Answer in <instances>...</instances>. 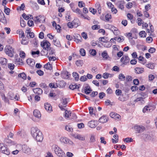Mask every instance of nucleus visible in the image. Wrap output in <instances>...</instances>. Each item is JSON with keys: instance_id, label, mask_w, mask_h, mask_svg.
Listing matches in <instances>:
<instances>
[{"instance_id": "42", "label": "nucleus", "mask_w": 157, "mask_h": 157, "mask_svg": "<svg viewBox=\"0 0 157 157\" xmlns=\"http://www.w3.org/2000/svg\"><path fill=\"white\" fill-rule=\"evenodd\" d=\"M124 40V37L122 36H121L117 38V41L119 42H121Z\"/></svg>"}, {"instance_id": "23", "label": "nucleus", "mask_w": 157, "mask_h": 157, "mask_svg": "<svg viewBox=\"0 0 157 157\" xmlns=\"http://www.w3.org/2000/svg\"><path fill=\"white\" fill-rule=\"evenodd\" d=\"M107 25L108 26V27L109 28V29L113 33L114 32H116V31L118 30V29L117 28L115 27L112 25Z\"/></svg>"}, {"instance_id": "10", "label": "nucleus", "mask_w": 157, "mask_h": 157, "mask_svg": "<svg viewBox=\"0 0 157 157\" xmlns=\"http://www.w3.org/2000/svg\"><path fill=\"white\" fill-rule=\"evenodd\" d=\"M108 117L105 115H103L100 117L99 119V121L102 123H104L108 121Z\"/></svg>"}, {"instance_id": "16", "label": "nucleus", "mask_w": 157, "mask_h": 157, "mask_svg": "<svg viewBox=\"0 0 157 157\" xmlns=\"http://www.w3.org/2000/svg\"><path fill=\"white\" fill-rule=\"evenodd\" d=\"M0 21L4 23L6 22L4 15L1 10L0 11Z\"/></svg>"}, {"instance_id": "56", "label": "nucleus", "mask_w": 157, "mask_h": 157, "mask_svg": "<svg viewBox=\"0 0 157 157\" xmlns=\"http://www.w3.org/2000/svg\"><path fill=\"white\" fill-rule=\"evenodd\" d=\"M156 49L154 48H151L150 49L148 50V52L151 53H154Z\"/></svg>"}, {"instance_id": "8", "label": "nucleus", "mask_w": 157, "mask_h": 157, "mask_svg": "<svg viewBox=\"0 0 157 157\" xmlns=\"http://www.w3.org/2000/svg\"><path fill=\"white\" fill-rule=\"evenodd\" d=\"M134 128L136 131V132L138 133L142 132L145 129L144 127L140 125H136L134 126Z\"/></svg>"}, {"instance_id": "34", "label": "nucleus", "mask_w": 157, "mask_h": 157, "mask_svg": "<svg viewBox=\"0 0 157 157\" xmlns=\"http://www.w3.org/2000/svg\"><path fill=\"white\" fill-rule=\"evenodd\" d=\"M60 140V141L65 144L67 143V141H68V139L67 138L61 137Z\"/></svg>"}, {"instance_id": "20", "label": "nucleus", "mask_w": 157, "mask_h": 157, "mask_svg": "<svg viewBox=\"0 0 157 157\" xmlns=\"http://www.w3.org/2000/svg\"><path fill=\"white\" fill-rule=\"evenodd\" d=\"M110 116L112 118L119 119L120 117V116L117 113L114 112H111L110 113Z\"/></svg>"}, {"instance_id": "52", "label": "nucleus", "mask_w": 157, "mask_h": 157, "mask_svg": "<svg viewBox=\"0 0 157 157\" xmlns=\"http://www.w3.org/2000/svg\"><path fill=\"white\" fill-rule=\"evenodd\" d=\"M100 28V25H93L92 26V29L93 30H97L99 29Z\"/></svg>"}, {"instance_id": "54", "label": "nucleus", "mask_w": 157, "mask_h": 157, "mask_svg": "<svg viewBox=\"0 0 157 157\" xmlns=\"http://www.w3.org/2000/svg\"><path fill=\"white\" fill-rule=\"evenodd\" d=\"M29 40L28 39H22L21 41V43L23 44H28Z\"/></svg>"}, {"instance_id": "49", "label": "nucleus", "mask_w": 157, "mask_h": 157, "mask_svg": "<svg viewBox=\"0 0 157 157\" xmlns=\"http://www.w3.org/2000/svg\"><path fill=\"white\" fill-rule=\"evenodd\" d=\"M89 10L90 12L94 14H95L96 13V10L92 8H90Z\"/></svg>"}, {"instance_id": "17", "label": "nucleus", "mask_w": 157, "mask_h": 157, "mask_svg": "<svg viewBox=\"0 0 157 157\" xmlns=\"http://www.w3.org/2000/svg\"><path fill=\"white\" fill-rule=\"evenodd\" d=\"M33 92L36 94L40 95L43 93L42 90L40 88H37L33 89Z\"/></svg>"}, {"instance_id": "64", "label": "nucleus", "mask_w": 157, "mask_h": 157, "mask_svg": "<svg viewBox=\"0 0 157 157\" xmlns=\"http://www.w3.org/2000/svg\"><path fill=\"white\" fill-rule=\"evenodd\" d=\"M116 94L117 95H120L121 94L122 91L119 89H117L116 90Z\"/></svg>"}, {"instance_id": "35", "label": "nucleus", "mask_w": 157, "mask_h": 157, "mask_svg": "<svg viewBox=\"0 0 157 157\" xmlns=\"http://www.w3.org/2000/svg\"><path fill=\"white\" fill-rule=\"evenodd\" d=\"M18 77H19L23 79H26V75L24 73H22L18 75Z\"/></svg>"}, {"instance_id": "63", "label": "nucleus", "mask_w": 157, "mask_h": 157, "mask_svg": "<svg viewBox=\"0 0 157 157\" xmlns=\"http://www.w3.org/2000/svg\"><path fill=\"white\" fill-rule=\"evenodd\" d=\"M153 40L152 38L150 36L147 37L146 39V41L148 43L151 42Z\"/></svg>"}, {"instance_id": "5", "label": "nucleus", "mask_w": 157, "mask_h": 157, "mask_svg": "<svg viewBox=\"0 0 157 157\" xmlns=\"http://www.w3.org/2000/svg\"><path fill=\"white\" fill-rule=\"evenodd\" d=\"M143 137L146 140H151L152 141H155L156 139V137L152 134H143Z\"/></svg>"}, {"instance_id": "40", "label": "nucleus", "mask_w": 157, "mask_h": 157, "mask_svg": "<svg viewBox=\"0 0 157 157\" xmlns=\"http://www.w3.org/2000/svg\"><path fill=\"white\" fill-rule=\"evenodd\" d=\"M106 39H107V38L105 37H100L99 38V41H101L104 43H107L108 40Z\"/></svg>"}, {"instance_id": "3", "label": "nucleus", "mask_w": 157, "mask_h": 157, "mask_svg": "<svg viewBox=\"0 0 157 157\" xmlns=\"http://www.w3.org/2000/svg\"><path fill=\"white\" fill-rule=\"evenodd\" d=\"M4 51L8 56L13 57L15 53L13 48L9 45H6Z\"/></svg>"}, {"instance_id": "19", "label": "nucleus", "mask_w": 157, "mask_h": 157, "mask_svg": "<svg viewBox=\"0 0 157 157\" xmlns=\"http://www.w3.org/2000/svg\"><path fill=\"white\" fill-rule=\"evenodd\" d=\"M27 63L31 66L33 67L34 65L35 62L34 60L32 59H28L26 60Z\"/></svg>"}, {"instance_id": "43", "label": "nucleus", "mask_w": 157, "mask_h": 157, "mask_svg": "<svg viewBox=\"0 0 157 157\" xmlns=\"http://www.w3.org/2000/svg\"><path fill=\"white\" fill-rule=\"evenodd\" d=\"M89 52L90 54L93 56H94L96 54V52L94 49L90 50Z\"/></svg>"}, {"instance_id": "28", "label": "nucleus", "mask_w": 157, "mask_h": 157, "mask_svg": "<svg viewBox=\"0 0 157 157\" xmlns=\"http://www.w3.org/2000/svg\"><path fill=\"white\" fill-rule=\"evenodd\" d=\"M44 67L47 69L49 70H51L52 69V66L49 63H48L46 64L44 66Z\"/></svg>"}, {"instance_id": "61", "label": "nucleus", "mask_w": 157, "mask_h": 157, "mask_svg": "<svg viewBox=\"0 0 157 157\" xmlns=\"http://www.w3.org/2000/svg\"><path fill=\"white\" fill-rule=\"evenodd\" d=\"M82 36V37L85 39H86L87 38V34L85 32H82L81 34Z\"/></svg>"}, {"instance_id": "44", "label": "nucleus", "mask_w": 157, "mask_h": 157, "mask_svg": "<svg viewBox=\"0 0 157 157\" xmlns=\"http://www.w3.org/2000/svg\"><path fill=\"white\" fill-rule=\"evenodd\" d=\"M75 64L78 66H81L82 64V61L81 60H77Z\"/></svg>"}, {"instance_id": "45", "label": "nucleus", "mask_w": 157, "mask_h": 157, "mask_svg": "<svg viewBox=\"0 0 157 157\" xmlns=\"http://www.w3.org/2000/svg\"><path fill=\"white\" fill-rule=\"evenodd\" d=\"M65 129L69 132H72L73 131V128L71 127L70 126L68 125L66 126Z\"/></svg>"}, {"instance_id": "24", "label": "nucleus", "mask_w": 157, "mask_h": 157, "mask_svg": "<svg viewBox=\"0 0 157 157\" xmlns=\"http://www.w3.org/2000/svg\"><path fill=\"white\" fill-rule=\"evenodd\" d=\"M49 86L51 88H56L58 87H60L61 86L59 84H58L57 83H56L55 84H54L53 83H50L49 84Z\"/></svg>"}, {"instance_id": "59", "label": "nucleus", "mask_w": 157, "mask_h": 157, "mask_svg": "<svg viewBox=\"0 0 157 157\" xmlns=\"http://www.w3.org/2000/svg\"><path fill=\"white\" fill-rule=\"evenodd\" d=\"M140 101H141L142 103H144V98L142 97H139L137 98L136 100V102H138Z\"/></svg>"}, {"instance_id": "7", "label": "nucleus", "mask_w": 157, "mask_h": 157, "mask_svg": "<svg viewBox=\"0 0 157 157\" xmlns=\"http://www.w3.org/2000/svg\"><path fill=\"white\" fill-rule=\"evenodd\" d=\"M1 146V150L2 153L7 155H8L10 154V151L4 145L3 146Z\"/></svg>"}, {"instance_id": "29", "label": "nucleus", "mask_w": 157, "mask_h": 157, "mask_svg": "<svg viewBox=\"0 0 157 157\" xmlns=\"http://www.w3.org/2000/svg\"><path fill=\"white\" fill-rule=\"evenodd\" d=\"M149 106L146 105L144 107L143 110V112L144 113H147L148 112H149L150 110V109H149Z\"/></svg>"}, {"instance_id": "13", "label": "nucleus", "mask_w": 157, "mask_h": 157, "mask_svg": "<svg viewBox=\"0 0 157 157\" xmlns=\"http://www.w3.org/2000/svg\"><path fill=\"white\" fill-rule=\"evenodd\" d=\"M44 108L49 113L52 111V106L50 104L48 103H46L44 104Z\"/></svg>"}, {"instance_id": "36", "label": "nucleus", "mask_w": 157, "mask_h": 157, "mask_svg": "<svg viewBox=\"0 0 157 157\" xmlns=\"http://www.w3.org/2000/svg\"><path fill=\"white\" fill-rule=\"evenodd\" d=\"M139 35L140 36L142 37H145L146 36L147 34L145 33V31H141L139 33Z\"/></svg>"}, {"instance_id": "46", "label": "nucleus", "mask_w": 157, "mask_h": 157, "mask_svg": "<svg viewBox=\"0 0 157 157\" xmlns=\"http://www.w3.org/2000/svg\"><path fill=\"white\" fill-rule=\"evenodd\" d=\"M62 104L64 105L63 106V107H65L66 106V105L67 103V98H64L62 99Z\"/></svg>"}, {"instance_id": "53", "label": "nucleus", "mask_w": 157, "mask_h": 157, "mask_svg": "<svg viewBox=\"0 0 157 157\" xmlns=\"http://www.w3.org/2000/svg\"><path fill=\"white\" fill-rule=\"evenodd\" d=\"M132 139L131 138H127L124 139V141H125L126 143H128L132 142Z\"/></svg>"}, {"instance_id": "21", "label": "nucleus", "mask_w": 157, "mask_h": 157, "mask_svg": "<svg viewBox=\"0 0 157 157\" xmlns=\"http://www.w3.org/2000/svg\"><path fill=\"white\" fill-rule=\"evenodd\" d=\"M135 72L136 74H141L144 71V68H143L136 67L134 69Z\"/></svg>"}, {"instance_id": "15", "label": "nucleus", "mask_w": 157, "mask_h": 157, "mask_svg": "<svg viewBox=\"0 0 157 157\" xmlns=\"http://www.w3.org/2000/svg\"><path fill=\"white\" fill-rule=\"evenodd\" d=\"M88 125L91 128H95L97 126V122L94 120H91L88 122Z\"/></svg>"}, {"instance_id": "18", "label": "nucleus", "mask_w": 157, "mask_h": 157, "mask_svg": "<svg viewBox=\"0 0 157 157\" xmlns=\"http://www.w3.org/2000/svg\"><path fill=\"white\" fill-rule=\"evenodd\" d=\"M84 92L86 94H89L92 91V90L90 87L88 85L84 87Z\"/></svg>"}, {"instance_id": "2", "label": "nucleus", "mask_w": 157, "mask_h": 157, "mask_svg": "<svg viewBox=\"0 0 157 157\" xmlns=\"http://www.w3.org/2000/svg\"><path fill=\"white\" fill-rule=\"evenodd\" d=\"M41 46L43 48L44 50L41 51V52H44V55L47 54L48 53V50L50 48V44L47 40H44L41 43Z\"/></svg>"}, {"instance_id": "31", "label": "nucleus", "mask_w": 157, "mask_h": 157, "mask_svg": "<svg viewBox=\"0 0 157 157\" xmlns=\"http://www.w3.org/2000/svg\"><path fill=\"white\" fill-rule=\"evenodd\" d=\"M102 56L105 59H107L109 56L106 51H104L101 54Z\"/></svg>"}, {"instance_id": "38", "label": "nucleus", "mask_w": 157, "mask_h": 157, "mask_svg": "<svg viewBox=\"0 0 157 157\" xmlns=\"http://www.w3.org/2000/svg\"><path fill=\"white\" fill-rule=\"evenodd\" d=\"M79 52L80 55L82 56H85L86 55V51L83 48H81Z\"/></svg>"}, {"instance_id": "41", "label": "nucleus", "mask_w": 157, "mask_h": 157, "mask_svg": "<svg viewBox=\"0 0 157 157\" xmlns=\"http://www.w3.org/2000/svg\"><path fill=\"white\" fill-rule=\"evenodd\" d=\"M75 22V20L73 21L72 22H69L67 23L68 27L70 28H72L73 27L74 25L73 23Z\"/></svg>"}, {"instance_id": "39", "label": "nucleus", "mask_w": 157, "mask_h": 157, "mask_svg": "<svg viewBox=\"0 0 157 157\" xmlns=\"http://www.w3.org/2000/svg\"><path fill=\"white\" fill-rule=\"evenodd\" d=\"M71 113L70 111H66L65 113V117L66 118H68L70 116H71Z\"/></svg>"}, {"instance_id": "27", "label": "nucleus", "mask_w": 157, "mask_h": 157, "mask_svg": "<svg viewBox=\"0 0 157 157\" xmlns=\"http://www.w3.org/2000/svg\"><path fill=\"white\" fill-rule=\"evenodd\" d=\"M6 143L8 144L9 145H12L14 144V142L9 139L8 138H6L5 139Z\"/></svg>"}, {"instance_id": "33", "label": "nucleus", "mask_w": 157, "mask_h": 157, "mask_svg": "<svg viewBox=\"0 0 157 157\" xmlns=\"http://www.w3.org/2000/svg\"><path fill=\"white\" fill-rule=\"evenodd\" d=\"M73 77L75 78V79L76 81H78V80L79 79V75L77 73L73 72Z\"/></svg>"}, {"instance_id": "58", "label": "nucleus", "mask_w": 157, "mask_h": 157, "mask_svg": "<svg viewBox=\"0 0 157 157\" xmlns=\"http://www.w3.org/2000/svg\"><path fill=\"white\" fill-rule=\"evenodd\" d=\"M87 79V78L86 75L82 76L80 78V80L82 82H84L86 81Z\"/></svg>"}, {"instance_id": "47", "label": "nucleus", "mask_w": 157, "mask_h": 157, "mask_svg": "<svg viewBox=\"0 0 157 157\" xmlns=\"http://www.w3.org/2000/svg\"><path fill=\"white\" fill-rule=\"evenodd\" d=\"M75 13H76L80 15V16L82 13L81 11L78 8H76Z\"/></svg>"}, {"instance_id": "25", "label": "nucleus", "mask_w": 157, "mask_h": 157, "mask_svg": "<svg viewBox=\"0 0 157 157\" xmlns=\"http://www.w3.org/2000/svg\"><path fill=\"white\" fill-rule=\"evenodd\" d=\"M155 65V64L154 63H149L146 65V67L152 69H154Z\"/></svg>"}, {"instance_id": "6", "label": "nucleus", "mask_w": 157, "mask_h": 157, "mask_svg": "<svg viewBox=\"0 0 157 157\" xmlns=\"http://www.w3.org/2000/svg\"><path fill=\"white\" fill-rule=\"evenodd\" d=\"M21 147L22 151L26 154L29 155L31 154V151L30 148L25 145H23L21 146L19 145Z\"/></svg>"}, {"instance_id": "9", "label": "nucleus", "mask_w": 157, "mask_h": 157, "mask_svg": "<svg viewBox=\"0 0 157 157\" xmlns=\"http://www.w3.org/2000/svg\"><path fill=\"white\" fill-rule=\"evenodd\" d=\"M25 33L27 34L26 36L28 39L29 38H33L34 36V33L33 32H31V29L29 28L26 30Z\"/></svg>"}, {"instance_id": "55", "label": "nucleus", "mask_w": 157, "mask_h": 157, "mask_svg": "<svg viewBox=\"0 0 157 157\" xmlns=\"http://www.w3.org/2000/svg\"><path fill=\"white\" fill-rule=\"evenodd\" d=\"M95 140L94 136L93 135H91L90 138V142L93 143L95 141Z\"/></svg>"}, {"instance_id": "32", "label": "nucleus", "mask_w": 157, "mask_h": 157, "mask_svg": "<svg viewBox=\"0 0 157 157\" xmlns=\"http://www.w3.org/2000/svg\"><path fill=\"white\" fill-rule=\"evenodd\" d=\"M119 78L121 81H124L125 78V77L122 73H120L119 75Z\"/></svg>"}, {"instance_id": "48", "label": "nucleus", "mask_w": 157, "mask_h": 157, "mask_svg": "<svg viewBox=\"0 0 157 157\" xmlns=\"http://www.w3.org/2000/svg\"><path fill=\"white\" fill-rule=\"evenodd\" d=\"M138 59L140 61L142 62V63L143 64H144L146 63V60H144V58L143 56H140L138 58Z\"/></svg>"}, {"instance_id": "51", "label": "nucleus", "mask_w": 157, "mask_h": 157, "mask_svg": "<svg viewBox=\"0 0 157 157\" xmlns=\"http://www.w3.org/2000/svg\"><path fill=\"white\" fill-rule=\"evenodd\" d=\"M73 37L74 41L76 42L77 43H79L81 42L82 41V39H77V38H76V37L75 36H73Z\"/></svg>"}, {"instance_id": "4", "label": "nucleus", "mask_w": 157, "mask_h": 157, "mask_svg": "<svg viewBox=\"0 0 157 157\" xmlns=\"http://www.w3.org/2000/svg\"><path fill=\"white\" fill-rule=\"evenodd\" d=\"M55 152L59 157H67L64 151L57 146H55L53 148Z\"/></svg>"}, {"instance_id": "26", "label": "nucleus", "mask_w": 157, "mask_h": 157, "mask_svg": "<svg viewBox=\"0 0 157 157\" xmlns=\"http://www.w3.org/2000/svg\"><path fill=\"white\" fill-rule=\"evenodd\" d=\"M0 63L2 65H5L7 63V60L3 57L0 58Z\"/></svg>"}, {"instance_id": "1", "label": "nucleus", "mask_w": 157, "mask_h": 157, "mask_svg": "<svg viewBox=\"0 0 157 157\" xmlns=\"http://www.w3.org/2000/svg\"><path fill=\"white\" fill-rule=\"evenodd\" d=\"M31 134L37 141L41 142L43 140L42 133L36 127H33L31 128Z\"/></svg>"}, {"instance_id": "11", "label": "nucleus", "mask_w": 157, "mask_h": 157, "mask_svg": "<svg viewBox=\"0 0 157 157\" xmlns=\"http://www.w3.org/2000/svg\"><path fill=\"white\" fill-rule=\"evenodd\" d=\"M129 58L128 56H124L121 59V61L124 64H126L129 61Z\"/></svg>"}, {"instance_id": "57", "label": "nucleus", "mask_w": 157, "mask_h": 157, "mask_svg": "<svg viewBox=\"0 0 157 157\" xmlns=\"http://www.w3.org/2000/svg\"><path fill=\"white\" fill-rule=\"evenodd\" d=\"M22 16L25 20H28L30 18L29 16L26 15L25 13H23L22 15Z\"/></svg>"}, {"instance_id": "30", "label": "nucleus", "mask_w": 157, "mask_h": 157, "mask_svg": "<svg viewBox=\"0 0 157 157\" xmlns=\"http://www.w3.org/2000/svg\"><path fill=\"white\" fill-rule=\"evenodd\" d=\"M53 43L54 45L56 46L57 47H59L61 46L60 42L58 40H54Z\"/></svg>"}, {"instance_id": "37", "label": "nucleus", "mask_w": 157, "mask_h": 157, "mask_svg": "<svg viewBox=\"0 0 157 157\" xmlns=\"http://www.w3.org/2000/svg\"><path fill=\"white\" fill-rule=\"evenodd\" d=\"M80 17L84 18V19H87L88 20H90V17L86 15H84L82 13L81 15L79 16Z\"/></svg>"}, {"instance_id": "60", "label": "nucleus", "mask_w": 157, "mask_h": 157, "mask_svg": "<svg viewBox=\"0 0 157 157\" xmlns=\"http://www.w3.org/2000/svg\"><path fill=\"white\" fill-rule=\"evenodd\" d=\"M36 73L40 76L43 75L44 74V72L41 70H37Z\"/></svg>"}, {"instance_id": "12", "label": "nucleus", "mask_w": 157, "mask_h": 157, "mask_svg": "<svg viewBox=\"0 0 157 157\" xmlns=\"http://www.w3.org/2000/svg\"><path fill=\"white\" fill-rule=\"evenodd\" d=\"M80 84L77 85L76 84L73 83L71 84L69 86V88L70 89L74 90L76 89H79L80 87Z\"/></svg>"}, {"instance_id": "50", "label": "nucleus", "mask_w": 157, "mask_h": 157, "mask_svg": "<svg viewBox=\"0 0 157 157\" xmlns=\"http://www.w3.org/2000/svg\"><path fill=\"white\" fill-rule=\"evenodd\" d=\"M70 6L73 12H75L76 8L74 4L73 3H71L70 4Z\"/></svg>"}, {"instance_id": "62", "label": "nucleus", "mask_w": 157, "mask_h": 157, "mask_svg": "<svg viewBox=\"0 0 157 157\" xmlns=\"http://www.w3.org/2000/svg\"><path fill=\"white\" fill-rule=\"evenodd\" d=\"M98 92L97 91H93L91 94H90V96L92 97H94L95 96L97 95Z\"/></svg>"}, {"instance_id": "22", "label": "nucleus", "mask_w": 157, "mask_h": 157, "mask_svg": "<svg viewBox=\"0 0 157 157\" xmlns=\"http://www.w3.org/2000/svg\"><path fill=\"white\" fill-rule=\"evenodd\" d=\"M34 115L38 118H40L41 116L40 112L37 109L35 110L33 112Z\"/></svg>"}, {"instance_id": "14", "label": "nucleus", "mask_w": 157, "mask_h": 157, "mask_svg": "<svg viewBox=\"0 0 157 157\" xmlns=\"http://www.w3.org/2000/svg\"><path fill=\"white\" fill-rule=\"evenodd\" d=\"M73 137L76 138L77 139L81 141H84L85 140V136H83L82 135L78 134H75L73 135Z\"/></svg>"}]
</instances>
